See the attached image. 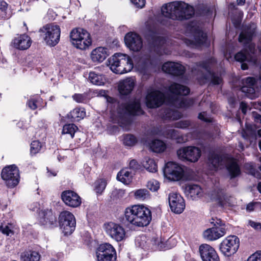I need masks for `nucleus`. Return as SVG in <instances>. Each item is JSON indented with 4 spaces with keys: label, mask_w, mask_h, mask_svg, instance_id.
Segmentation results:
<instances>
[{
    "label": "nucleus",
    "mask_w": 261,
    "mask_h": 261,
    "mask_svg": "<svg viewBox=\"0 0 261 261\" xmlns=\"http://www.w3.org/2000/svg\"><path fill=\"white\" fill-rule=\"evenodd\" d=\"M247 261H261V251H258L252 254Z\"/></svg>",
    "instance_id": "4d7b16f0"
},
{
    "label": "nucleus",
    "mask_w": 261,
    "mask_h": 261,
    "mask_svg": "<svg viewBox=\"0 0 261 261\" xmlns=\"http://www.w3.org/2000/svg\"><path fill=\"white\" fill-rule=\"evenodd\" d=\"M104 229L106 234L116 242L122 241L125 238V230L119 224L109 222L105 224Z\"/></svg>",
    "instance_id": "2eb2a0df"
},
{
    "label": "nucleus",
    "mask_w": 261,
    "mask_h": 261,
    "mask_svg": "<svg viewBox=\"0 0 261 261\" xmlns=\"http://www.w3.org/2000/svg\"><path fill=\"white\" fill-rule=\"evenodd\" d=\"M86 116V112L84 108H76L68 114V118L72 121H79Z\"/></svg>",
    "instance_id": "473e14b6"
},
{
    "label": "nucleus",
    "mask_w": 261,
    "mask_h": 261,
    "mask_svg": "<svg viewBox=\"0 0 261 261\" xmlns=\"http://www.w3.org/2000/svg\"><path fill=\"white\" fill-rule=\"evenodd\" d=\"M108 66L117 74H123L132 70L133 63L131 58L126 54L117 53L108 59Z\"/></svg>",
    "instance_id": "39448f33"
},
{
    "label": "nucleus",
    "mask_w": 261,
    "mask_h": 261,
    "mask_svg": "<svg viewBox=\"0 0 261 261\" xmlns=\"http://www.w3.org/2000/svg\"><path fill=\"white\" fill-rule=\"evenodd\" d=\"M126 45L134 51H138L142 47L143 43L141 37L134 33H128L124 38Z\"/></svg>",
    "instance_id": "aec40b11"
},
{
    "label": "nucleus",
    "mask_w": 261,
    "mask_h": 261,
    "mask_svg": "<svg viewBox=\"0 0 261 261\" xmlns=\"http://www.w3.org/2000/svg\"><path fill=\"white\" fill-rule=\"evenodd\" d=\"M147 187L151 191H156L160 188V184L157 180L151 179L148 181Z\"/></svg>",
    "instance_id": "3c124183"
},
{
    "label": "nucleus",
    "mask_w": 261,
    "mask_h": 261,
    "mask_svg": "<svg viewBox=\"0 0 261 261\" xmlns=\"http://www.w3.org/2000/svg\"><path fill=\"white\" fill-rule=\"evenodd\" d=\"M190 38H185L184 42L187 46L197 47L205 42L206 35L202 31L199 23L192 22L187 27Z\"/></svg>",
    "instance_id": "0eeeda50"
},
{
    "label": "nucleus",
    "mask_w": 261,
    "mask_h": 261,
    "mask_svg": "<svg viewBox=\"0 0 261 261\" xmlns=\"http://www.w3.org/2000/svg\"><path fill=\"white\" fill-rule=\"evenodd\" d=\"M40 258V255L35 251H25L20 255L21 261H39Z\"/></svg>",
    "instance_id": "e433bc0d"
},
{
    "label": "nucleus",
    "mask_w": 261,
    "mask_h": 261,
    "mask_svg": "<svg viewBox=\"0 0 261 261\" xmlns=\"http://www.w3.org/2000/svg\"><path fill=\"white\" fill-rule=\"evenodd\" d=\"M249 224L255 229H261V224L260 223L250 220Z\"/></svg>",
    "instance_id": "0e129e2a"
},
{
    "label": "nucleus",
    "mask_w": 261,
    "mask_h": 261,
    "mask_svg": "<svg viewBox=\"0 0 261 261\" xmlns=\"http://www.w3.org/2000/svg\"><path fill=\"white\" fill-rule=\"evenodd\" d=\"M168 201L171 210L174 213L181 214L185 208L184 198L176 193L169 194Z\"/></svg>",
    "instance_id": "a211bd4d"
},
{
    "label": "nucleus",
    "mask_w": 261,
    "mask_h": 261,
    "mask_svg": "<svg viewBox=\"0 0 261 261\" xmlns=\"http://www.w3.org/2000/svg\"><path fill=\"white\" fill-rule=\"evenodd\" d=\"M254 33V30H247L242 32L239 37V42L243 43L245 46L248 47L251 52L253 51L254 47V45L251 43Z\"/></svg>",
    "instance_id": "cd10ccee"
},
{
    "label": "nucleus",
    "mask_w": 261,
    "mask_h": 261,
    "mask_svg": "<svg viewBox=\"0 0 261 261\" xmlns=\"http://www.w3.org/2000/svg\"><path fill=\"white\" fill-rule=\"evenodd\" d=\"M73 99L79 103L84 102L86 101V96L82 94H75L72 96Z\"/></svg>",
    "instance_id": "bf43d9fd"
},
{
    "label": "nucleus",
    "mask_w": 261,
    "mask_h": 261,
    "mask_svg": "<svg viewBox=\"0 0 261 261\" xmlns=\"http://www.w3.org/2000/svg\"><path fill=\"white\" fill-rule=\"evenodd\" d=\"M153 64L149 55L142 56L137 62V66L142 71H145Z\"/></svg>",
    "instance_id": "72a5a7b5"
},
{
    "label": "nucleus",
    "mask_w": 261,
    "mask_h": 261,
    "mask_svg": "<svg viewBox=\"0 0 261 261\" xmlns=\"http://www.w3.org/2000/svg\"><path fill=\"white\" fill-rule=\"evenodd\" d=\"M143 167L150 172H155L157 171V165L155 161L149 157H145L142 163Z\"/></svg>",
    "instance_id": "58836bf2"
},
{
    "label": "nucleus",
    "mask_w": 261,
    "mask_h": 261,
    "mask_svg": "<svg viewBox=\"0 0 261 261\" xmlns=\"http://www.w3.org/2000/svg\"><path fill=\"white\" fill-rule=\"evenodd\" d=\"M107 185L106 180L100 179L96 180L94 184L95 190L97 193H101L105 189Z\"/></svg>",
    "instance_id": "de8ad7c7"
},
{
    "label": "nucleus",
    "mask_w": 261,
    "mask_h": 261,
    "mask_svg": "<svg viewBox=\"0 0 261 261\" xmlns=\"http://www.w3.org/2000/svg\"><path fill=\"white\" fill-rule=\"evenodd\" d=\"M199 252L202 261H220L217 252L210 245L201 244L199 247Z\"/></svg>",
    "instance_id": "6ab92c4d"
},
{
    "label": "nucleus",
    "mask_w": 261,
    "mask_h": 261,
    "mask_svg": "<svg viewBox=\"0 0 261 261\" xmlns=\"http://www.w3.org/2000/svg\"><path fill=\"white\" fill-rule=\"evenodd\" d=\"M130 169L136 170L139 168V164L135 160H132L129 162Z\"/></svg>",
    "instance_id": "69168bd1"
},
{
    "label": "nucleus",
    "mask_w": 261,
    "mask_h": 261,
    "mask_svg": "<svg viewBox=\"0 0 261 261\" xmlns=\"http://www.w3.org/2000/svg\"><path fill=\"white\" fill-rule=\"evenodd\" d=\"M161 11L165 17L179 20L188 19L194 14L193 7L182 2L166 4L162 6Z\"/></svg>",
    "instance_id": "7ed1b4c3"
},
{
    "label": "nucleus",
    "mask_w": 261,
    "mask_h": 261,
    "mask_svg": "<svg viewBox=\"0 0 261 261\" xmlns=\"http://www.w3.org/2000/svg\"><path fill=\"white\" fill-rule=\"evenodd\" d=\"M216 63L214 58H211L208 61L200 63L198 66V78L201 84H204L207 81H211L213 85H220L222 82L220 75L213 73L211 70V66Z\"/></svg>",
    "instance_id": "423d86ee"
},
{
    "label": "nucleus",
    "mask_w": 261,
    "mask_h": 261,
    "mask_svg": "<svg viewBox=\"0 0 261 261\" xmlns=\"http://www.w3.org/2000/svg\"><path fill=\"white\" fill-rule=\"evenodd\" d=\"M211 198L217 201L222 207L230 205V199L224 194L221 190L217 189L213 191L211 195Z\"/></svg>",
    "instance_id": "c756f323"
},
{
    "label": "nucleus",
    "mask_w": 261,
    "mask_h": 261,
    "mask_svg": "<svg viewBox=\"0 0 261 261\" xmlns=\"http://www.w3.org/2000/svg\"><path fill=\"white\" fill-rule=\"evenodd\" d=\"M63 202L69 206L76 207L81 203V199L77 193L73 191H63L61 195Z\"/></svg>",
    "instance_id": "412c9836"
},
{
    "label": "nucleus",
    "mask_w": 261,
    "mask_h": 261,
    "mask_svg": "<svg viewBox=\"0 0 261 261\" xmlns=\"http://www.w3.org/2000/svg\"><path fill=\"white\" fill-rule=\"evenodd\" d=\"M236 61L242 62L246 60L247 56L246 53L241 51L238 53L234 57Z\"/></svg>",
    "instance_id": "6e6d98bb"
},
{
    "label": "nucleus",
    "mask_w": 261,
    "mask_h": 261,
    "mask_svg": "<svg viewBox=\"0 0 261 261\" xmlns=\"http://www.w3.org/2000/svg\"><path fill=\"white\" fill-rule=\"evenodd\" d=\"M118 113L120 116L125 115H139L143 114V111L140 107L139 100H133L128 103H123L119 106Z\"/></svg>",
    "instance_id": "f3484780"
},
{
    "label": "nucleus",
    "mask_w": 261,
    "mask_h": 261,
    "mask_svg": "<svg viewBox=\"0 0 261 261\" xmlns=\"http://www.w3.org/2000/svg\"><path fill=\"white\" fill-rule=\"evenodd\" d=\"M2 177L10 188L15 187L19 181V172L15 165L6 167L2 171Z\"/></svg>",
    "instance_id": "ddd939ff"
},
{
    "label": "nucleus",
    "mask_w": 261,
    "mask_h": 261,
    "mask_svg": "<svg viewBox=\"0 0 261 261\" xmlns=\"http://www.w3.org/2000/svg\"><path fill=\"white\" fill-rule=\"evenodd\" d=\"M41 99L39 96L31 98L27 102V105L32 110H35L37 108L39 102Z\"/></svg>",
    "instance_id": "8fccbe9b"
},
{
    "label": "nucleus",
    "mask_w": 261,
    "mask_h": 261,
    "mask_svg": "<svg viewBox=\"0 0 261 261\" xmlns=\"http://www.w3.org/2000/svg\"><path fill=\"white\" fill-rule=\"evenodd\" d=\"M42 147V144L38 141H34L31 144V153L35 154L39 152Z\"/></svg>",
    "instance_id": "09e8293b"
},
{
    "label": "nucleus",
    "mask_w": 261,
    "mask_h": 261,
    "mask_svg": "<svg viewBox=\"0 0 261 261\" xmlns=\"http://www.w3.org/2000/svg\"><path fill=\"white\" fill-rule=\"evenodd\" d=\"M162 70L174 75H181L185 72V67L178 63L168 62L164 63Z\"/></svg>",
    "instance_id": "4be33fe9"
},
{
    "label": "nucleus",
    "mask_w": 261,
    "mask_h": 261,
    "mask_svg": "<svg viewBox=\"0 0 261 261\" xmlns=\"http://www.w3.org/2000/svg\"><path fill=\"white\" fill-rule=\"evenodd\" d=\"M8 7V4L4 1H0V10L2 12H5Z\"/></svg>",
    "instance_id": "338daca9"
},
{
    "label": "nucleus",
    "mask_w": 261,
    "mask_h": 261,
    "mask_svg": "<svg viewBox=\"0 0 261 261\" xmlns=\"http://www.w3.org/2000/svg\"><path fill=\"white\" fill-rule=\"evenodd\" d=\"M154 37L155 38L153 41V43L154 44V45L156 46V49L158 50V51L160 54H169V52L166 51L164 48V44L165 43V39L163 37L156 36L155 35H154Z\"/></svg>",
    "instance_id": "a19ab883"
},
{
    "label": "nucleus",
    "mask_w": 261,
    "mask_h": 261,
    "mask_svg": "<svg viewBox=\"0 0 261 261\" xmlns=\"http://www.w3.org/2000/svg\"><path fill=\"white\" fill-rule=\"evenodd\" d=\"M96 255H116V252L112 245L109 243H105L99 245L96 251Z\"/></svg>",
    "instance_id": "2f4dec72"
},
{
    "label": "nucleus",
    "mask_w": 261,
    "mask_h": 261,
    "mask_svg": "<svg viewBox=\"0 0 261 261\" xmlns=\"http://www.w3.org/2000/svg\"><path fill=\"white\" fill-rule=\"evenodd\" d=\"M88 79L91 83L97 86L103 85L106 81L104 76L95 71L89 72Z\"/></svg>",
    "instance_id": "c9c22d12"
},
{
    "label": "nucleus",
    "mask_w": 261,
    "mask_h": 261,
    "mask_svg": "<svg viewBox=\"0 0 261 261\" xmlns=\"http://www.w3.org/2000/svg\"><path fill=\"white\" fill-rule=\"evenodd\" d=\"M108 54L107 48L98 47L93 49L91 53V58L94 62H101L105 60Z\"/></svg>",
    "instance_id": "7c9ffc66"
},
{
    "label": "nucleus",
    "mask_w": 261,
    "mask_h": 261,
    "mask_svg": "<svg viewBox=\"0 0 261 261\" xmlns=\"http://www.w3.org/2000/svg\"><path fill=\"white\" fill-rule=\"evenodd\" d=\"M14 46L20 50H25L30 47L32 41L31 38L25 34L15 37L13 40Z\"/></svg>",
    "instance_id": "393cba45"
},
{
    "label": "nucleus",
    "mask_w": 261,
    "mask_h": 261,
    "mask_svg": "<svg viewBox=\"0 0 261 261\" xmlns=\"http://www.w3.org/2000/svg\"><path fill=\"white\" fill-rule=\"evenodd\" d=\"M60 228L65 235L71 234L75 230L76 221L73 215L68 211H63L59 215Z\"/></svg>",
    "instance_id": "9b49d317"
},
{
    "label": "nucleus",
    "mask_w": 261,
    "mask_h": 261,
    "mask_svg": "<svg viewBox=\"0 0 261 261\" xmlns=\"http://www.w3.org/2000/svg\"><path fill=\"white\" fill-rule=\"evenodd\" d=\"M123 143L125 146H132L137 142L136 138L131 134H125L123 136Z\"/></svg>",
    "instance_id": "49530a36"
},
{
    "label": "nucleus",
    "mask_w": 261,
    "mask_h": 261,
    "mask_svg": "<svg viewBox=\"0 0 261 261\" xmlns=\"http://www.w3.org/2000/svg\"><path fill=\"white\" fill-rule=\"evenodd\" d=\"M159 136H163L167 138L175 140L177 143H182L185 140L182 136H180L177 130L174 129H164L156 133Z\"/></svg>",
    "instance_id": "c85d7f7f"
},
{
    "label": "nucleus",
    "mask_w": 261,
    "mask_h": 261,
    "mask_svg": "<svg viewBox=\"0 0 261 261\" xmlns=\"http://www.w3.org/2000/svg\"><path fill=\"white\" fill-rule=\"evenodd\" d=\"M135 84V81L133 79L127 78L119 82L118 90L121 95H128L132 91Z\"/></svg>",
    "instance_id": "bb28decb"
},
{
    "label": "nucleus",
    "mask_w": 261,
    "mask_h": 261,
    "mask_svg": "<svg viewBox=\"0 0 261 261\" xmlns=\"http://www.w3.org/2000/svg\"><path fill=\"white\" fill-rule=\"evenodd\" d=\"M132 3L138 8H142L145 4V0H131Z\"/></svg>",
    "instance_id": "052dcab7"
},
{
    "label": "nucleus",
    "mask_w": 261,
    "mask_h": 261,
    "mask_svg": "<svg viewBox=\"0 0 261 261\" xmlns=\"http://www.w3.org/2000/svg\"><path fill=\"white\" fill-rule=\"evenodd\" d=\"M201 154V150L195 146H188L179 148L177 151L178 158L182 161L196 162Z\"/></svg>",
    "instance_id": "dca6fc26"
},
{
    "label": "nucleus",
    "mask_w": 261,
    "mask_h": 261,
    "mask_svg": "<svg viewBox=\"0 0 261 261\" xmlns=\"http://www.w3.org/2000/svg\"><path fill=\"white\" fill-rule=\"evenodd\" d=\"M240 109L244 114H245L247 110V104L242 101L240 103Z\"/></svg>",
    "instance_id": "774afa93"
},
{
    "label": "nucleus",
    "mask_w": 261,
    "mask_h": 261,
    "mask_svg": "<svg viewBox=\"0 0 261 261\" xmlns=\"http://www.w3.org/2000/svg\"><path fill=\"white\" fill-rule=\"evenodd\" d=\"M0 230L4 234L9 236L10 234L12 233V230L8 225H2L0 226Z\"/></svg>",
    "instance_id": "680f3d73"
},
{
    "label": "nucleus",
    "mask_w": 261,
    "mask_h": 261,
    "mask_svg": "<svg viewBox=\"0 0 261 261\" xmlns=\"http://www.w3.org/2000/svg\"><path fill=\"white\" fill-rule=\"evenodd\" d=\"M72 44L77 48L86 49L91 45L90 34L85 30L79 28L73 29L70 34Z\"/></svg>",
    "instance_id": "6e6552de"
},
{
    "label": "nucleus",
    "mask_w": 261,
    "mask_h": 261,
    "mask_svg": "<svg viewBox=\"0 0 261 261\" xmlns=\"http://www.w3.org/2000/svg\"><path fill=\"white\" fill-rule=\"evenodd\" d=\"M135 198L139 200H144L149 197V192L146 189H140L134 192Z\"/></svg>",
    "instance_id": "c03bdc74"
},
{
    "label": "nucleus",
    "mask_w": 261,
    "mask_h": 261,
    "mask_svg": "<svg viewBox=\"0 0 261 261\" xmlns=\"http://www.w3.org/2000/svg\"><path fill=\"white\" fill-rule=\"evenodd\" d=\"M172 242H173V245H175L174 240L172 238L169 239L167 242L166 241L165 239H163L162 238H157L154 241V243L155 245H156L158 248L161 250L168 248V247L167 246V243L170 244Z\"/></svg>",
    "instance_id": "37998d69"
},
{
    "label": "nucleus",
    "mask_w": 261,
    "mask_h": 261,
    "mask_svg": "<svg viewBox=\"0 0 261 261\" xmlns=\"http://www.w3.org/2000/svg\"><path fill=\"white\" fill-rule=\"evenodd\" d=\"M124 218L128 224L137 227L147 226L152 219L150 210L143 205H134L126 207Z\"/></svg>",
    "instance_id": "f03ea898"
},
{
    "label": "nucleus",
    "mask_w": 261,
    "mask_h": 261,
    "mask_svg": "<svg viewBox=\"0 0 261 261\" xmlns=\"http://www.w3.org/2000/svg\"><path fill=\"white\" fill-rule=\"evenodd\" d=\"M136 245L141 247L142 249H145L146 248V237L144 236H140L136 238Z\"/></svg>",
    "instance_id": "603ef678"
},
{
    "label": "nucleus",
    "mask_w": 261,
    "mask_h": 261,
    "mask_svg": "<svg viewBox=\"0 0 261 261\" xmlns=\"http://www.w3.org/2000/svg\"><path fill=\"white\" fill-rule=\"evenodd\" d=\"M163 172L166 178L173 181L180 180L184 175V168L173 162H169L166 164Z\"/></svg>",
    "instance_id": "4468645a"
},
{
    "label": "nucleus",
    "mask_w": 261,
    "mask_h": 261,
    "mask_svg": "<svg viewBox=\"0 0 261 261\" xmlns=\"http://www.w3.org/2000/svg\"><path fill=\"white\" fill-rule=\"evenodd\" d=\"M77 129V126L74 124H67L63 126L62 133L63 134H69L72 138Z\"/></svg>",
    "instance_id": "a18cd8bd"
},
{
    "label": "nucleus",
    "mask_w": 261,
    "mask_h": 261,
    "mask_svg": "<svg viewBox=\"0 0 261 261\" xmlns=\"http://www.w3.org/2000/svg\"><path fill=\"white\" fill-rule=\"evenodd\" d=\"M256 80L254 77H248L245 79L244 85L241 88V91L245 93L247 96L252 98L254 97L255 90L254 88Z\"/></svg>",
    "instance_id": "a878e982"
},
{
    "label": "nucleus",
    "mask_w": 261,
    "mask_h": 261,
    "mask_svg": "<svg viewBox=\"0 0 261 261\" xmlns=\"http://www.w3.org/2000/svg\"><path fill=\"white\" fill-rule=\"evenodd\" d=\"M198 118L205 122H210V118L207 117V114L205 112H202L199 114Z\"/></svg>",
    "instance_id": "e2e57ef3"
},
{
    "label": "nucleus",
    "mask_w": 261,
    "mask_h": 261,
    "mask_svg": "<svg viewBox=\"0 0 261 261\" xmlns=\"http://www.w3.org/2000/svg\"><path fill=\"white\" fill-rule=\"evenodd\" d=\"M151 150L157 153L162 152L166 149L165 143L160 140H153L149 144Z\"/></svg>",
    "instance_id": "4c0bfd02"
},
{
    "label": "nucleus",
    "mask_w": 261,
    "mask_h": 261,
    "mask_svg": "<svg viewBox=\"0 0 261 261\" xmlns=\"http://www.w3.org/2000/svg\"><path fill=\"white\" fill-rule=\"evenodd\" d=\"M112 194L116 198H121L124 196L125 191L120 189H115L112 191Z\"/></svg>",
    "instance_id": "5fc2aeb1"
},
{
    "label": "nucleus",
    "mask_w": 261,
    "mask_h": 261,
    "mask_svg": "<svg viewBox=\"0 0 261 261\" xmlns=\"http://www.w3.org/2000/svg\"><path fill=\"white\" fill-rule=\"evenodd\" d=\"M39 215L40 222L46 227H52L56 225V218L50 211H41Z\"/></svg>",
    "instance_id": "5701e85b"
},
{
    "label": "nucleus",
    "mask_w": 261,
    "mask_h": 261,
    "mask_svg": "<svg viewBox=\"0 0 261 261\" xmlns=\"http://www.w3.org/2000/svg\"><path fill=\"white\" fill-rule=\"evenodd\" d=\"M214 227L205 230L203 233V237L208 241H215L224 236L226 233L225 225L219 219L212 218L211 221Z\"/></svg>",
    "instance_id": "9d476101"
},
{
    "label": "nucleus",
    "mask_w": 261,
    "mask_h": 261,
    "mask_svg": "<svg viewBox=\"0 0 261 261\" xmlns=\"http://www.w3.org/2000/svg\"><path fill=\"white\" fill-rule=\"evenodd\" d=\"M242 135L245 139L251 142L256 137V132L251 124H246V128L243 130Z\"/></svg>",
    "instance_id": "ea45409f"
},
{
    "label": "nucleus",
    "mask_w": 261,
    "mask_h": 261,
    "mask_svg": "<svg viewBox=\"0 0 261 261\" xmlns=\"http://www.w3.org/2000/svg\"><path fill=\"white\" fill-rule=\"evenodd\" d=\"M190 125V123L189 121H180L176 122L174 124V126L179 128H186L188 127Z\"/></svg>",
    "instance_id": "13d9d810"
},
{
    "label": "nucleus",
    "mask_w": 261,
    "mask_h": 261,
    "mask_svg": "<svg viewBox=\"0 0 261 261\" xmlns=\"http://www.w3.org/2000/svg\"><path fill=\"white\" fill-rule=\"evenodd\" d=\"M44 33L43 39L47 45L55 46L60 41L61 29L59 25L55 23H49L45 25L40 30Z\"/></svg>",
    "instance_id": "1a4fd4ad"
},
{
    "label": "nucleus",
    "mask_w": 261,
    "mask_h": 261,
    "mask_svg": "<svg viewBox=\"0 0 261 261\" xmlns=\"http://www.w3.org/2000/svg\"><path fill=\"white\" fill-rule=\"evenodd\" d=\"M133 173L127 169H124L120 171L117 174V179L125 185L131 182Z\"/></svg>",
    "instance_id": "f704fd0d"
},
{
    "label": "nucleus",
    "mask_w": 261,
    "mask_h": 261,
    "mask_svg": "<svg viewBox=\"0 0 261 261\" xmlns=\"http://www.w3.org/2000/svg\"><path fill=\"white\" fill-rule=\"evenodd\" d=\"M97 261H116V255H96Z\"/></svg>",
    "instance_id": "864d4df0"
},
{
    "label": "nucleus",
    "mask_w": 261,
    "mask_h": 261,
    "mask_svg": "<svg viewBox=\"0 0 261 261\" xmlns=\"http://www.w3.org/2000/svg\"><path fill=\"white\" fill-rule=\"evenodd\" d=\"M240 240L236 236H229L225 238L219 245L220 251L225 256L234 254L239 247Z\"/></svg>",
    "instance_id": "f8f14e48"
},
{
    "label": "nucleus",
    "mask_w": 261,
    "mask_h": 261,
    "mask_svg": "<svg viewBox=\"0 0 261 261\" xmlns=\"http://www.w3.org/2000/svg\"><path fill=\"white\" fill-rule=\"evenodd\" d=\"M208 164L210 168L215 171L226 166L231 178H235L241 174L240 168L236 160L227 156L211 153L208 156Z\"/></svg>",
    "instance_id": "20e7f679"
},
{
    "label": "nucleus",
    "mask_w": 261,
    "mask_h": 261,
    "mask_svg": "<svg viewBox=\"0 0 261 261\" xmlns=\"http://www.w3.org/2000/svg\"><path fill=\"white\" fill-rule=\"evenodd\" d=\"M186 195L192 199H196L203 194V190L200 186L196 184H188L184 190Z\"/></svg>",
    "instance_id": "b1692460"
},
{
    "label": "nucleus",
    "mask_w": 261,
    "mask_h": 261,
    "mask_svg": "<svg viewBox=\"0 0 261 261\" xmlns=\"http://www.w3.org/2000/svg\"><path fill=\"white\" fill-rule=\"evenodd\" d=\"M168 91L173 94V96L166 100L163 93L159 90L148 91L146 96V105L149 108L159 107L164 102L170 106L178 108H186L192 106L194 101L192 99L185 98L180 95H186L190 92L188 87L175 83L171 84Z\"/></svg>",
    "instance_id": "f257e3e1"
},
{
    "label": "nucleus",
    "mask_w": 261,
    "mask_h": 261,
    "mask_svg": "<svg viewBox=\"0 0 261 261\" xmlns=\"http://www.w3.org/2000/svg\"><path fill=\"white\" fill-rule=\"evenodd\" d=\"M181 116V113L173 109L169 108L166 109L165 111L164 117L166 119L175 120L180 119Z\"/></svg>",
    "instance_id": "79ce46f5"
}]
</instances>
